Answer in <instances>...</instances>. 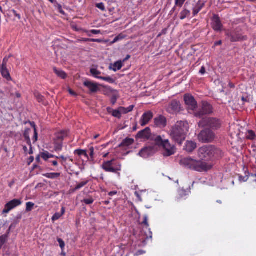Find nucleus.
I'll return each mask as SVG.
<instances>
[{
    "instance_id": "f257e3e1",
    "label": "nucleus",
    "mask_w": 256,
    "mask_h": 256,
    "mask_svg": "<svg viewBox=\"0 0 256 256\" xmlns=\"http://www.w3.org/2000/svg\"><path fill=\"white\" fill-rule=\"evenodd\" d=\"M188 130V123L184 121H178L172 128L170 137L176 142L180 144L185 140Z\"/></svg>"
},
{
    "instance_id": "f03ea898",
    "label": "nucleus",
    "mask_w": 256,
    "mask_h": 256,
    "mask_svg": "<svg viewBox=\"0 0 256 256\" xmlns=\"http://www.w3.org/2000/svg\"><path fill=\"white\" fill-rule=\"evenodd\" d=\"M154 142L156 144L164 148V156H168L174 154L176 152V148L171 144L168 140H163L160 136H157Z\"/></svg>"
},
{
    "instance_id": "7ed1b4c3",
    "label": "nucleus",
    "mask_w": 256,
    "mask_h": 256,
    "mask_svg": "<svg viewBox=\"0 0 256 256\" xmlns=\"http://www.w3.org/2000/svg\"><path fill=\"white\" fill-rule=\"evenodd\" d=\"M221 122L213 118L204 117L198 122V126L202 127L209 126L213 130H218L221 126Z\"/></svg>"
},
{
    "instance_id": "20e7f679",
    "label": "nucleus",
    "mask_w": 256,
    "mask_h": 256,
    "mask_svg": "<svg viewBox=\"0 0 256 256\" xmlns=\"http://www.w3.org/2000/svg\"><path fill=\"white\" fill-rule=\"evenodd\" d=\"M198 140L202 143L212 142L216 138L215 134L209 128H205L200 131L198 135Z\"/></svg>"
},
{
    "instance_id": "39448f33",
    "label": "nucleus",
    "mask_w": 256,
    "mask_h": 256,
    "mask_svg": "<svg viewBox=\"0 0 256 256\" xmlns=\"http://www.w3.org/2000/svg\"><path fill=\"white\" fill-rule=\"evenodd\" d=\"M212 146H203L199 148L198 155L200 160H208L212 158Z\"/></svg>"
},
{
    "instance_id": "423d86ee",
    "label": "nucleus",
    "mask_w": 256,
    "mask_h": 256,
    "mask_svg": "<svg viewBox=\"0 0 256 256\" xmlns=\"http://www.w3.org/2000/svg\"><path fill=\"white\" fill-rule=\"evenodd\" d=\"M212 167L213 165L211 164L196 160L193 170L200 172H206L210 170Z\"/></svg>"
},
{
    "instance_id": "0eeeda50",
    "label": "nucleus",
    "mask_w": 256,
    "mask_h": 256,
    "mask_svg": "<svg viewBox=\"0 0 256 256\" xmlns=\"http://www.w3.org/2000/svg\"><path fill=\"white\" fill-rule=\"evenodd\" d=\"M212 112V106L208 102H202V109L198 112H196L195 116L196 117L202 118L206 114H210Z\"/></svg>"
},
{
    "instance_id": "6e6552de",
    "label": "nucleus",
    "mask_w": 256,
    "mask_h": 256,
    "mask_svg": "<svg viewBox=\"0 0 256 256\" xmlns=\"http://www.w3.org/2000/svg\"><path fill=\"white\" fill-rule=\"evenodd\" d=\"M22 203V202L21 200L18 199H14L10 201L5 205L4 208L2 210V213H8L12 209L20 206Z\"/></svg>"
},
{
    "instance_id": "1a4fd4ad",
    "label": "nucleus",
    "mask_w": 256,
    "mask_h": 256,
    "mask_svg": "<svg viewBox=\"0 0 256 256\" xmlns=\"http://www.w3.org/2000/svg\"><path fill=\"white\" fill-rule=\"evenodd\" d=\"M167 111L170 114H176L180 110V102L176 100H172L168 105Z\"/></svg>"
},
{
    "instance_id": "9d476101",
    "label": "nucleus",
    "mask_w": 256,
    "mask_h": 256,
    "mask_svg": "<svg viewBox=\"0 0 256 256\" xmlns=\"http://www.w3.org/2000/svg\"><path fill=\"white\" fill-rule=\"evenodd\" d=\"M230 38V41L232 42L244 40L246 39V36H243L239 31H234L227 34Z\"/></svg>"
},
{
    "instance_id": "9b49d317",
    "label": "nucleus",
    "mask_w": 256,
    "mask_h": 256,
    "mask_svg": "<svg viewBox=\"0 0 256 256\" xmlns=\"http://www.w3.org/2000/svg\"><path fill=\"white\" fill-rule=\"evenodd\" d=\"M196 160L191 158H183L180 160V163L182 166L186 168L194 170Z\"/></svg>"
},
{
    "instance_id": "f8f14e48",
    "label": "nucleus",
    "mask_w": 256,
    "mask_h": 256,
    "mask_svg": "<svg viewBox=\"0 0 256 256\" xmlns=\"http://www.w3.org/2000/svg\"><path fill=\"white\" fill-rule=\"evenodd\" d=\"M184 100L186 105L188 106L192 110H194L197 106L196 102L193 96L190 94H186L184 96Z\"/></svg>"
},
{
    "instance_id": "ddd939ff",
    "label": "nucleus",
    "mask_w": 256,
    "mask_h": 256,
    "mask_svg": "<svg viewBox=\"0 0 256 256\" xmlns=\"http://www.w3.org/2000/svg\"><path fill=\"white\" fill-rule=\"evenodd\" d=\"M153 118V114L151 111H148L144 114L140 120V125L142 126L147 124Z\"/></svg>"
},
{
    "instance_id": "4468645a",
    "label": "nucleus",
    "mask_w": 256,
    "mask_h": 256,
    "mask_svg": "<svg viewBox=\"0 0 256 256\" xmlns=\"http://www.w3.org/2000/svg\"><path fill=\"white\" fill-rule=\"evenodd\" d=\"M212 27L216 31H220L222 24L220 18L217 15H214L212 18Z\"/></svg>"
},
{
    "instance_id": "2eb2a0df",
    "label": "nucleus",
    "mask_w": 256,
    "mask_h": 256,
    "mask_svg": "<svg viewBox=\"0 0 256 256\" xmlns=\"http://www.w3.org/2000/svg\"><path fill=\"white\" fill-rule=\"evenodd\" d=\"M150 136V130L148 127L145 128L144 130L139 132L136 138H146L149 139Z\"/></svg>"
},
{
    "instance_id": "dca6fc26",
    "label": "nucleus",
    "mask_w": 256,
    "mask_h": 256,
    "mask_svg": "<svg viewBox=\"0 0 256 256\" xmlns=\"http://www.w3.org/2000/svg\"><path fill=\"white\" fill-rule=\"evenodd\" d=\"M154 148L152 146L145 147L139 152V155L144 158H147L153 153Z\"/></svg>"
},
{
    "instance_id": "f3484780",
    "label": "nucleus",
    "mask_w": 256,
    "mask_h": 256,
    "mask_svg": "<svg viewBox=\"0 0 256 256\" xmlns=\"http://www.w3.org/2000/svg\"><path fill=\"white\" fill-rule=\"evenodd\" d=\"M84 86L87 87L90 93H96L100 90L98 84L91 82L86 81L84 82Z\"/></svg>"
},
{
    "instance_id": "a211bd4d",
    "label": "nucleus",
    "mask_w": 256,
    "mask_h": 256,
    "mask_svg": "<svg viewBox=\"0 0 256 256\" xmlns=\"http://www.w3.org/2000/svg\"><path fill=\"white\" fill-rule=\"evenodd\" d=\"M155 124L160 127H165L166 125V120L162 116L154 118Z\"/></svg>"
},
{
    "instance_id": "6ab92c4d",
    "label": "nucleus",
    "mask_w": 256,
    "mask_h": 256,
    "mask_svg": "<svg viewBox=\"0 0 256 256\" xmlns=\"http://www.w3.org/2000/svg\"><path fill=\"white\" fill-rule=\"evenodd\" d=\"M196 148V144L192 141H188L184 149L188 152H192Z\"/></svg>"
},
{
    "instance_id": "aec40b11",
    "label": "nucleus",
    "mask_w": 256,
    "mask_h": 256,
    "mask_svg": "<svg viewBox=\"0 0 256 256\" xmlns=\"http://www.w3.org/2000/svg\"><path fill=\"white\" fill-rule=\"evenodd\" d=\"M212 158H219L222 157L223 154L220 149L212 146Z\"/></svg>"
},
{
    "instance_id": "412c9836",
    "label": "nucleus",
    "mask_w": 256,
    "mask_h": 256,
    "mask_svg": "<svg viewBox=\"0 0 256 256\" xmlns=\"http://www.w3.org/2000/svg\"><path fill=\"white\" fill-rule=\"evenodd\" d=\"M68 135V130H62L60 132L56 134V138L54 140L62 142L64 138L66 137Z\"/></svg>"
},
{
    "instance_id": "4be33fe9",
    "label": "nucleus",
    "mask_w": 256,
    "mask_h": 256,
    "mask_svg": "<svg viewBox=\"0 0 256 256\" xmlns=\"http://www.w3.org/2000/svg\"><path fill=\"white\" fill-rule=\"evenodd\" d=\"M0 72L2 76L8 80H12L6 66H0Z\"/></svg>"
},
{
    "instance_id": "5701e85b",
    "label": "nucleus",
    "mask_w": 256,
    "mask_h": 256,
    "mask_svg": "<svg viewBox=\"0 0 256 256\" xmlns=\"http://www.w3.org/2000/svg\"><path fill=\"white\" fill-rule=\"evenodd\" d=\"M134 142V140L130 138H126L124 140L121 144L118 146L119 148L128 146Z\"/></svg>"
},
{
    "instance_id": "b1692460",
    "label": "nucleus",
    "mask_w": 256,
    "mask_h": 256,
    "mask_svg": "<svg viewBox=\"0 0 256 256\" xmlns=\"http://www.w3.org/2000/svg\"><path fill=\"white\" fill-rule=\"evenodd\" d=\"M31 131L32 130L30 128H27L25 130L24 133V137L28 145H30L31 141L30 137V134L31 132Z\"/></svg>"
},
{
    "instance_id": "393cba45",
    "label": "nucleus",
    "mask_w": 256,
    "mask_h": 256,
    "mask_svg": "<svg viewBox=\"0 0 256 256\" xmlns=\"http://www.w3.org/2000/svg\"><path fill=\"white\" fill-rule=\"evenodd\" d=\"M65 212V208L64 207H62L61 209V212H56L54 214V215L52 216V220L53 222L57 220H58L62 215L64 214Z\"/></svg>"
},
{
    "instance_id": "a878e982",
    "label": "nucleus",
    "mask_w": 256,
    "mask_h": 256,
    "mask_svg": "<svg viewBox=\"0 0 256 256\" xmlns=\"http://www.w3.org/2000/svg\"><path fill=\"white\" fill-rule=\"evenodd\" d=\"M31 126L34 128V136L32 138L33 142L35 143L37 142L38 138V134L36 128V126L34 122H30Z\"/></svg>"
},
{
    "instance_id": "bb28decb",
    "label": "nucleus",
    "mask_w": 256,
    "mask_h": 256,
    "mask_svg": "<svg viewBox=\"0 0 256 256\" xmlns=\"http://www.w3.org/2000/svg\"><path fill=\"white\" fill-rule=\"evenodd\" d=\"M34 98L38 102H44V96H42L38 91L35 90L34 92Z\"/></svg>"
},
{
    "instance_id": "cd10ccee",
    "label": "nucleus",
    "mask_w": 256,
    "mask_h": 256,
    "mask_svg": "<svg viewBox=\"0 0 256 256\" xmlns=\"http://www.w3.org/2000/svg\"><path fill=\"white\" fill-rule=\"evenodd\" d=\"M54 70L56 75L62 79H65L66 78V74L62 70H57L56 68H54Z\"/></svg>"
},
{
    "instance_id": "c85d7f7f",
    "label": "nucleus",
    "mask_w": 256,
    "mask_h": 256,
    "mask_svg": "<svg viewBox=\"0 0 256 256\" xmlns=\"http://www.w3.org/2000/svg\"><path fill=\"white\" fill-rule=\"evenodd\" d=\"M122 66V61H118L116 62L114 64V68H112L110 67V69H112L114 72H116L117 70H120Z\"/></svg>"
},
{
    "instance_id": "c756f323",
    "label": "nucleus",
    "mask_w": 256,
    "mask_h": 256,
    "mask_svg": "<svg viewBox=\"0 0 256 256\" xmlns=\"http://www.w3.org/2000/svg\"><path fill=\"white\" fill-rule=\"evenodd\" d=\"M112 161L105 162L103 164V168L108 172H114V169L111 166Z\"/></svg>"
},
{
    "instance_id": "7c9ffc66",
    "label": "nucleus",
    "mask_w": 256,
    "mask_h": 256,
    "mask_svg": "<svg viewBox=\"0 0 256 256\" xmlns=\"http://www.w3.org/2000/svg\"><path fill=\"white\" fill-rule=\"evenodd\" d=\"M134 106L131 105L128 108H125L121 106V107L119 108V109L120 110H121L122 113L126 114L128 113V112L132 111L134 109Z\"/></svg>"
},
{
    "instance_id": "2f4dec72",
    "label": "nucleus",
    "mask_w": 256,
    "mask_h": 256,
    "mask_svg": "<svg viewBox=\"0 0 256 256\" xmlns=\"http://www.w3.org/2000/svg\"><path fill=\"white\" fill-rule=\"evenodd\" d=\"M94 200L92 198V196H89L88 198H84L83 200H81L82 202H84L86 204L89 205L93 204Z\"/></svg>"
},
{
    "instance_id": "473e14b6",
    "label": "nucleus",
    "mask_w": 256,
    "mask_h": 256,
    "mask_svg": "<svg viewBox=\"0 0 256 256\" xmlns=\"http://www.w3.org/2000/svg\"><path fill=\"white\" fill-rule=\"evenodd\" d=\"M204 4H198L194 8L193 14L194 16L197 14L203 7Z\"/></svg>"
},
{
    "instance_id": "72a5a7b5",
    "label": "nucleus",
    "mask_w": 256,
    "mask_h": 256,
    "mask_svg": "<svg viewBox=\"0 0 256 256\" xmlns=\"http://www.w3.org/2000/svg\"><path fill=\"white\" fill-rule=\"evenodd\" d=\"M189 191L184 189L179 190L178 194L180 198H182L188 194Z\"/></svg>"
},
{
    "instance_id": "f704fd0d",
    "label": "nucleus",
    "mask_w": 256,
    "mask_h": 256,
    "mask_svg": "<svg viewBox=\"0 0 256 256\" xmlns=\"http://www.w3.org/2000/svg\"><path fill=\"white\" fill-rule=\"evenodd\" d=\"M256 134L253 130H249L248 132V134L246 135V138L248 139L254 140L256 138Z\"/></svg>"
},
{
    "instance_id": "c9c22d12",
    "label": "nucleus",
    "mask_w": 256,
    "mask_h": 256,
    "mask_svg": "<svg viewBox=\"0 0 256 256\" xmlns=\"http://www.w3.org/2000/svg\"><path fill=\"white\" fill-rule=\"evenodd\" d=\"M121 110L118 108V110H112V116L120 119L121 118Z\"/></svg>"
},
{
    "instance_id": "e433bc0d",
    "label": "nucleus",
    "mask_w": 256,
    "mask_h": 256,
    "mask_svg": "<svg viewBox=\"0 0 256 256\" xmlns=\"http://www.w3.org/2000/svg\"><path fill=\"white\" fill-rule=\"evenodd\" d=\"M40 156L45 160H47L49 158L54 157L53 155L50 154L48 152H42Z\"/></svg>"
},
{
    "instance_id": "4c0bfd02",
    "label": "nucleus",
    "mask_w": 256,
    "mask_h": 256,
    "mask_svg": "<svg viewBox=\"0 0 256 256\" xmlns=\"http://www.w3.org/2000/svg\"><path fill=\"white\" fill-rule=\"evenodd\" d=\"M34 206V204L32 202H26V212H30L32 210Z\"/></svg>"
},
{
    "instance_id": "58836bf2",
    "label": "nucleus",
    "mask_w": 256,
    "mask_h": 256,
    "mask_svg": "<svg viewBox=\"0 0 256 256\" xmlns=\"http://www.w3.org/2000/svg\"><path fill=\"white\" fill-rule=\"evenodd\" d=\"M91 74L94 77L98 78V75L101 74L100 72L97 70L96 68H91L90 70Z\"/></svg>"
},
{
    "instance_id": "ea45409f",
    "label": "nucleus",
    "mask_w": 256,
    "mask_h": 256,
    "mask_svg": "<svg viewBox=\"0 0 256 256\" xmlns=\"http://www.w3.org/2000/svg\"><path fill=\"white\" fill-rule=\"evenodd\" d=\"M88 180H85L78 183L74 188V190H78L81 188H82L86 186L88 184Z\"/></svg>"
},
{
    "instance_id": "a19ab883",
    "label": "nucleus",
    "mask_w": 256,
    "mask_h": 256,
    "mask_svg": "<svg viewBox=\"0 0 256 256\" xmlns=\"http://www.w3.org/2000/svg\"><path fill=\"white\" fill-rule=\"evenodd\" d=\"M54 141V148L56 150H60L62 148V142L58 141Z\"/></svg>"
},
{
    "instance_id": "79ce46f5",
    "label": "nucleus",
    "mask_w": 256,
    "mask_h": 256,
    "mask_svg": "<svg viewBox=\"0 0 256 256\" xmlns=\"http://www.w3.org/2000/svg\"><path fill=\"white\" fill-rule=\"evenodd\" d=\"M190 11L186 10H184L181 13H180V19L184 20L185 18L188 15L190 14Z\"/></svg>"
},
{
    "instance_id": "37998d69",
    "label": "nucleus",
    "mask_w": 256,
    "mask_h": 256,
    "mask_svg": "<svg viewBox=\"0 0 256 256\" xmlns=\"http://www.w3.org/2000/svg\"><path fill=\"white\" fill-rule=\"evenodd\" d=\"M98 78L108 82L110 83H114V80L110 76H108V77L100 76V77H98Z\"/></svg>"
},
{
    "instance_id": "c03bdc74",
    "label": "nucleus",
    "mask_w": 256,
    "mask_h": 256,
    "mask_svg": "<svg viewBox=\"0 0 256 256\" xmlns=\"http://www.w3.org/2000/svg\"><path fill=\"white\" fill-rule=\"evenodd\" d=\"M74 153L78 154V156L84 155L86 156H88L85 150H75Z\"/></svg>"
},
{
    "instance_id": "a18cd8bd",
    "label": "nucleus",
    "mask_w": 256,
    "mask_h": 256,
    "mask_svg": "<svg viewBox=\"0 0 256 256\" xmlns=\"http://www.w3.org/2000/svg\"><path fill=\"white\" fill-rule=\"evenodd\" d=\"M57 240L59 243L60 246V247L61 249L63 250L65 247V243L64 241L60 238H58Z\"/></svg>"
},
{
    "instance_id": "49530a36",
    "label": "nucleus",
    "mask_w": 256,
    "mask_h": 256,
    "mask_svg": "<svg viewBox=\"0 0 256 256\" xmlns=\"http://www.w3.org/2000/svg\"><path fill=\"white\" fill-rule=\"evenodd\" d=\"M41 171V168H40V166H36V165H35L34 167H33V169L32 170V175H34L35 174V172H36V174H38V171Z\"/></svg>"
},
{
    "instance_id": "de8ad7c7",
    "label": "nucleus",
    "mask_w": 256,
    "mask_h": 256,
    "mask_svg": "<svg viewBox=\"0 0 256 256\" xmlns=\"http://www.w3.org/2000/svg\"><path fill=\"white\" fill-rule=\"evenodd\" d=\"M214 83L216 84H219L222 87V89L220 90V92H224V84L222 82H221L220 80H216L214 81Z\"/></svg>"
},
{
    "instance_id": "09e8293b",
    "label": "nucleus",
    "mask_w": 256,
    "mask_h": 256,
    "mask_svg": "<svg viewBox=\"0 0 256 256\" xmlns=\"http://www.w3.org/2000/svg\"><path fill=\"white\" fill-rule=\"evenodd\" d=\"M142 224L144 225L146 228L149 226V224L148 223V218L147 216H144V220L142 222Z\"/></svg>"
},
{
    "instance_id": "8fccbe9b",
    "label": "nucleus",
    "mask_w": 256,
    "mask_h": 256,
    "mask_svg": "<svg viewBox=\"0 0 256 256\" xmlns=\"http://www.w3.org/2000/svg\"><path fill=\"white\" fill-rule=\"evenodd\" d=\"M96 7L102 10V11H104L106 10L105 6L103 3H99L96 4Z\"/></svg>"
},
{
    "instance_id": "3c124183",
    "label": "nucleus",
    "mask_w": 256,
    "mask_h": 256,
    "mask_svg": "<svg viewBox=\"0 0 256 256\" xmlns=\"http://www.w3.org/2000/svg\"><path fill=\"white\" fill-rule=\"evenodd\" d=\"M186 0H176V5L179 7H182Z\"/></svg>"
},
{
    "instance_id": "603ef678",
    "label": "nucleus",
    "mask_w": 256,
    "mask_h": 256,
    "mask_svg": "<svg viewBox=\"0 0 256 256\" xmlns=\"http://www.w3.org/2000/svg\"><path fill=\"white\" fill-rule=\"evenodd\" d=\"M16 224H17L16 222H14V223L12 224H10V226L6 234H8V235L10 231L15 228Z\"/></svg>"
},
{
    "instance_id": "864d4df0",
    "label": "nucleus",
    "mask_w": 256,
    "mask_h": 256,
    "mask_svg": "<svg viewBox=\"0 0 256 256\" xmlns=\"http://www.w3.org/2000/svg\"><path fill=\"white\" fill-rule=\"evenodd\" d=\"M124 38V36L122 34H120L114 38V40L112 42V43L114 44L118 40L123 39Z\"/></svg>"
},
{
    "instance_id": "5fc2aeb1",
    "label": "nucleus",
    "mask_w": 256,
    "mask_h": 256,
    "mask_svg": "<svg viewBox=\"0 0 256 256\" xmlns=\"http://www.w3.org/2000/svg\"><path fill=\"white\" fill-rule=\"evenodd\" d=\"M8 58H7V57H5L4 60H3V61H2V64L1 66H6V65H7V62H8Z\"/></svg>"
},
{
    "instance_id": "6e6d98bb",
    "label": "nucleus",
    "mask_w": 256,
    "mask_h": 256,
    "mask_svg": "<svg viewBox=\"0 0 256 256\" xmlns=\"http://www.w3.org/2000/svg\"><path fill=\"white\" fill-rule=\"evenodd\" d=\"M117 98L116 96H113L110 100L111 103L112 105H114L116 102Z\"/></svg>"
},
{
    "instance_id": "4d7b16f0",
    "label": "nucleus",
    "mask_w": 256,
    "mask_h": 256,
    "mask_svg": "<svg viewBox=\"0 0 256 256\" xmlns=\"http://www.w3.org/2000/svg\"><path fill=\"white\" fill-rule=\"evenodd\" d=\"M248 177H238V180L240 182H245L248 180Z\"/></svg>"
},
{
    "instance_id": "13d9d810",
    "label": "nucleus",
    "mask_w": 256,
    "mask_h": 256,
    "mask_svg": "<svg viewBox=\"0 0 256 256\" xmlns=\"http://www.w3.org/2000/svg\"><path fill=\"white\" fill-rule=\"evenodd\" d=\"M58 6V10L62 14H64L65 13L64 12V10H62V6L60 4H58V6Z\"/></svg>"
},
{
    "instance_id": "bf43d9fd",
    "label": "nucleus",
    "mask_w": 256,
    "mask_h": 256,
    "mask_svg": "<svg viewBox=\"0 0 256 256\" xmlns=\"http://www.w3.org/2000/svg\"><path fill=\"white\" fill-rule=\"evenodd\" d=\"M90 32L94 34H98L100 33V30H92L90 31Z\"/></svg>"
},
{
    "instance_id": "052dcab7",
    "label": "nucleus",
    "mask_w": 256,
    "mask_h": 256,
    "mask_svg": "<svg viewBox=\"0 0 256 256\" xmlns=\"http://www.w3.org/2000/svg\"><path fill=\"white\" fill-rule=\"evenodd\" d=\"M90 156L92 158H93V156L94 154V148L93 147H90Z\"/></svg>"
},
{
    "instance_id": "680f3d73",
    "label": "nucleus",
    "mask_w": 256,
    "mask_h": 256,
    "mask_svg": "<svg viewBox=\"0 0 256 256\" xmlns=\"http://www.w3.org/2000/svg\"><path fill=\"white\" fill-rule=\"evenodd\" d=\"M12 12L13 14H14V15L16 17H17V18H18V20H20V14H17L15 10H12Z\"/></svg>"
},
{
    "instance_id": "e2e57ef3",
    "label": "nucleus",
    "mask_w": 256,
    "mask_h": 256,
    "mask_svg": "<svg viewBox=\"0 0 256 256\" xmlns=\"http://www.w3.org/2000/svg\"><path fill=\"white\" fill-rule=\"evenodd\" d=\"M68 91L69 93L72 96H76L77 95L70 88H69Z\"/></svg>"
},
{
    "instance_id": "0e129e2a",
    "label": "nucleus",
    "mask_w": 256,
    "mask_h": 256,
    "mask_svg": "<svg viewBox=\"0 0 256 256\" xmlns=\"http://www.w3.org/2000/svg\"><path fill=\"white\" fill-rule=\"evenodd\" d=\"M90 42H102V40H100V39L90 38Z\"/></svg>"
},
{
    "instance_id": "69168bd1",
    "label": "nucleus",
    "mask_w": 256,
    "mask_h": 256,
    "mask_svg": "<svg viewBox=\"0 0 256 256\" xmlns=\"http://www.w3.org/2000/svg\"><path fill=\"white\" fill-rule=\"evenodd\" d=\"M118 192L116 191H112L108 192V196H112L116 194Z\"/></svg>"
},
{
    "instance_id": "338daca9",
    "label": "nucleus",
    "mask_w": 256,
    "mask_h": 256,
    "mask_svg": "<svg viewBox=\"0 0 256 256\" xmlns=\"http://www.w3.org/2000/svg\"><path fill=\"white\" fill-rule=\"evenodd\" d=\"M134 194L139 199L140 201H142V198H141L140 194L138 192H135Z\"/></svg>"
},
{
    "instance_id": "774afa93",
    "label": "nucleus",
    "mask_w": 256,
    "mask_h": 256,
    "mask_svg": "<svg viewBox=\"0 0 256 256\" xmlns=\"http://www.w3.org/2000/svg\"><path fill=\"white\" fill-rule=\"evenodd\" d=\"M200 72L202 74H204L206 73V69L204 66L202 67L200 70Z\"/></svg>"
}]
</instances>
